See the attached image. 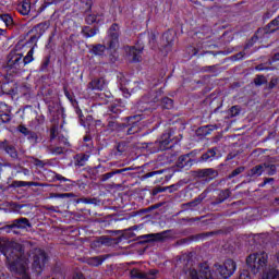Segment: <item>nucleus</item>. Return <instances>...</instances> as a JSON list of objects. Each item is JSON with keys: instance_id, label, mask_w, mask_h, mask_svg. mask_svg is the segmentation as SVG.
Wrapping results in <instances>:
<instances>
[{"instance_id": "nucleus-56", "label": "nucleus", "mask_w": 279, "mask_h": 279, "mask_svg": "<svg viewBox=\"0 0 279 279\" xmlns=\"http://www.w3.org/2000/svg\"><path fill=\"white\" fill-rule=\"evenodd\" d=\"M112 175H114V173H112V172L105 173V174L100 175V180H101V182H106L107 180H110V178H112Z\"/></svg>"}, {"instance_id": "nucleus-3", "label": "nucleus", "mask_w": 279, "mask_h": 279, "mask_svg": "<svg viewBox=\"0 0 279 279\" xmlns=\"http://www.w3.org/2000/svg\"><path fill=\"white\" fill-rule=\"evenodd\" d=\"M268 258L269 256L265 252L251 254L246 257V265L252 274H258L260 269L267 267Z\"/></svg>"}, {"instance_id": "nucleus-62", "label": "nucleus", "mask_w": 279, "mask_h": 279, "mask_svg": "<svg viewBox=\"0 0 279 279\" xmlns=\"http://www.w3.org/2000/svg\"><path fill=\"white\" fill-rule=\"evenodd\" d=\"M167 191H169V193H173V191H178V185L173 184L170 186H166Z\"/></svg>"}, {"instance_id": "nucleus-50", "label": "nucleus", "mask_w": 279, "mask_h": 279, "mask_svg": "<svg viewBox=\"0 0 279 279\" xmlns=\"http://www.w3.org/2000/svg\"><path fill=\"white\" fill-rule=\"evenodd\" d=\"M117 151L119 155L123 154L125 151V143L121 142L117 145Z\"/></svg>"}, {"instance_id": "nucleus-10", "label": "nucleus", "mask_w": 279, "mask_h": 279, "mask_svg": "<svg viewBox=\"0 0 279 279\" xmlns=\"http://www.w3.org/2000/svg\"><path fill=\"white\" fill-rule=\"evenodd\" d=\"M106 88V78H94L87 84V90H104Z\"/></svg>"}, {"instance_id": "nucleus-40", "label": "nucleus", "mask_w": 279, "mask_h": 279, "mask_svg": "<svg viewBox=\"0 0 279 279\" xmlns=\"http://www.w3.org/2000/svg\"><path fill=\"white\" fill-rule=\"evenodd\" d=\"M279 84V77H272L266 87V90H274Z\"/></svg>"}, {"instance_id": "nucleus-51", "label": "nucleus", "mask_w": 279, "mask_h": 279, "mask_svg": "<svg viewBox=\"0 0 279 279\" xmlns=\"http://www.w3.org/2000/svg\"><path fill=\"white\" fill-rule=\"evenodd\" d=\"M107 128H109V130H112V131L119 130V123L114 121H109Z\"/></svg>"}, {"instance_id": "nucleus-52", "label": "nucleus", "mask_w": 279, "mask_h": 279, "mask_svg": "<svg viewBox=\"0 0 279 279\" xmlns=\"http://www.w3.org/2000/svg\"><path fill=\"white\" fill-rule=\"evenodd\" d=\"M215 234H217V232L201 233V234L196 235V239H206V236H215Z\"/></svg>"}, {"instance_id": "nucleus-19", "label": "nucleus", "mask_w": 279, "mask_h": 279, "mask_svg": "<svg viewBox=\"0 0 279 279\" xmlns=\"http://www.w3.org/2000/svg\"><path fill=\"white\" fill-rule=\"evenodd\" d=\"M217 147L214 148H209L206 153H204L201 156V162H208V160H213V158H215V156H217Z\"/></svg>"}, {"instance_id": "nucleus-17", "label": "nucleus", "mask_w": 279, "mask_h": 279, "mask_svg": "<svg viewBox=\"0 0 279 279\" xmlns=\"http://www.w3.org/2000/svg\"><path fill=\"white\" fill-rule=\"evenodd\" d=\"M88 158H90V155L87 154H77L74 157V165L76 167H86V162H88Z\"/></svg>"}, {"instance_id": "nucleus-64", "label": "nucleus", "mask_w": 279, "mask_h": 279, "mask_svg": "<svg viewBox=\"0 0 279 279\" xmlns=\"http://www.w3.org/2000/svg\"><path fill=\"white\" fill-rule=\"evenodd\" d=\"M50 197L51 198H61V199H63V196L60 193H50Z\"/></svg>"}, {"instance_id": "nucleus-57", "label": "nucleus", "mask_w": 279, "mask_h": 279, "mask_svg": "<svg viewBox=\"0 0 279 279\" xmlns=\"http://www.w3.org/2000/svg\"><path fill=\"white\" fill-rule=\"evenodd\" d=\"M157 274H158L157 269H151L148 272H145V275L148 276V278H151V279H155Z\"/></svg>"}, {"instance_id": "nucleus-46", "label": "nucleus", "mask_w": 279, "mask_h": 279, "mask_svg": "<svg viewBox=\"0 0 279 279\" xmlns=\"http://www.w3.org/2000/svg\"><path fill=\"white\" fill-rule=\"evenodd\" d=\"M80 2L85 5L86 12H90L93 8V0H80Z\"/></svg>"}, {"instance_id": "nucleus-33", "label": "nucleus", "mask_w": 279, "mask_h": 279, "mask_svg": "<svg viewBox=\"0 0 279 279\" xmlns=\"http://www.w3.org/2000/svg\"><path fill=\"white\" fill-rule=\"evenodd\" d=\"M114 239L108 238L106 235H102L98 238L97 243H100V245H112L114 243Z\"/></svg>"}, {"instance_id": "nucleus-58", "label": "nucleus", "mask_w": 279, "mask_h": 279, "mask_svg": "<svg viewBox=\"0 0 279 279\" xmlns=\"http://www.w3.org/2000/svg\"><path fill=\"white\" fill-rule=\"evenodd\" d=\"M124 171H132V168H124V169L114 170L111 173H113V175H117L119 173H124Z\"/></svg>"}, {"instance_id": "nucleus-30", "label": "nucleus", "mask_w": 279, "mask_h": 279, "mask_svg": "<svg viewBox=\"0 0 279 279\" xmlns=\"http://www.w3.org/2000/svg\"><path fill=\"white\" fill-rule=\"evenodd\" d=\"M109 110H110V117L111 119H117V117H119V114H121V106H118V105H111L109 107Z\"/></svg>"}, {"instance_id": "nucleus-26", "label": "nucleus", "mask_w": 279, "mask_h": 279, "mask_svg": "<svg viewBox=\"0 0 279 279\" xmlns=\"http://www.w3.org/2000/svg\"><path fill=\"white\" fill-rule=\"evenodd\" d=\"M267 170V175H276L278 173V166L269 162H264V171Z\"/></svg>"}, {"instance_id": "nucleus-61", "label": "nucleus", "mask_w": 279, "mask_h": 279, "mask_svg": "<svg viewBox=\"0 0 279 279\" xmlns=\"http://www.w3.org/2000/svg\"><path fill=\"white\" fill-rule=\"evenodd\" d=\"M63 90H64L65 97H66L70 101H73V96L71 95V93H69V89H66V87H64Z\"/></svg>"}, {"instance_id": "nucleus-36", "label": "nucleus", "mask_w": 279, "mask_h": 279, "mask_svg": "<svg viewBox=\"0 0 279 279\" xmlns=\"http://www.w3.org/2000/svg\"><path fill=\"white\" fill-rule=\"evenodd\" d=\"M14 229H15L14 222H12L11 225H4V226H2L0 230H4V232H5L7 234H10V232H12L13 234H16L17 232H16V230H14Z\"/></svg>"}, {"instance_id": "nucleus-32", "label": "nucleus", "mask_w": 279, "mask_h": 279, "mask_svg": "<svg viewBox=\"0 0 279 279\" xmlns=\"http://www.w3.org/2000/svg\"><path fill=\"white\" fill-rule=\"evenodd\" d=\"M255 86H263L264 84H267V77L263 74H258L254 78Z\"/></svg>"}, {"instance_id": "nucleus-2", "label": "nucleus", "mask_w": 279, "mask_h": 279, "mask_svg": "<svg viewBox=\"0 0 279 279\" xmlns=\"http://www.w3.org/2000/svg\"><path fill=\"white\" fill-rule=\"evenodd\" d=\"M29 256H32V269L37 272V276H40L45 269V265H47L49 260V255L47 252L41 248H33L29 251Z\"/></svg>"}, {"instance_id": "nucleus-53", "label": "nucleus", "mask_w": 279, "mask_h": 279, "mask_svg": "<svg viewBox=\"0 0 279 279\" xmlns=\"http://www.w3.org/2000/svg\"><path fill=\"white\" fill-rule=\"evenodd\" d=\"M274 62H279V52L275 53L270 59H268V64L271 65Z\"/></svg>"}, {"instance_id": "nucleus-31", "label": "nucleus", "mask_w": 279, "mask_h": 279, "mask_svg": "<svg viewBox=\"0 0 279 279\" xmlns=\"http://www.w3.org/2000/svg\"><path fill=\"white\" fill-rule=\"evenodd\" d=\"M31 62H34V48H32L27 54L23 58L22 64L23 66L29 64Z\"/></svg>"}, {"instance_id": "nucleus-37", "label": "nucleus", "mask_w": 279, "mask_h": 279, "mask_svg": "<svg viewBox=\"0 0 279 279\" xmlns=\"http://www.w3.org/2000/svg\"><path fill=\"white\" fill-rule=\"evenodd\" d=\"M86 12V17H85V22L87 23V25H93V23H97V15L95 14H90L88 12L90 11H85Z\"/></svg>"}, {"instance_id": "nucleus-7", "label": "nucleus", "mask_w": 279, "mask_h": 279, "mask_svg": "<svg viewBox=\"0 0 279 279\" xmlns=\"http://www.w3.org/2000/svg\"><path fill=\"white\" fill-rule=\"evenodd\" d=\"M219 175V171L213 168H205L196 171V178H205L206 182L215 180Z\"/></svg>"}, {"instance_id": "nucleus-6", "label": "nucleus", "mask_w": 279, "mask_h": 279, "mask_svg": "<svg viewBox=\"0 0 279 279\" xmlns=\"http://www.w3.org/2000/svg\"><path fill=\"white\" fill-rule=\"evenodd\" d=\"M216 267L220 276H222L225 279L230 278V276L236 271V263L232 259H227L222 266L216 265Z\"/></svg>"}, {"instance_id": "nucleus-38", "label": "nucleus", "mask_w": 279, "mask_h": 279, "mask_svg": "<svg viewBox=\"0 0 279 279\" xmlns=\"http://www.w3.org/2000/svg\"><path fill=\"white\" fill-rule=\"evenodd\" d=\"M26 136L33 145H36V143H38V134H36V132L31 131Z\"/></svg>"}, {"instance_id": "nucleus-63", "label": "nucleus", "mask_w": 279, "mask_h": 279, "mask_svg": "<svg viewBox=\"0 0 279 279\" xmlns=\"http://www.w3.org/2000/svg\"><path fill=\"white\" fill-rule=\"evenodd\" d=\"M50 138H51V141H53V138H56V126H52L50 129Z\"/></svg>"}, {"instance_id": "nucleus-44", "label": "nucleus", "mask_w": 279, "mask_h": 279, "mask_svg": "<svg viewBox=\"0 0 279 279\" xmlns=\"http://www.w3.org/2000/svg\"><path fill=\"white\" fill-rule=\"evenodd\" d=\"M161 173H165V170H157V171L147 172L146 174L143 175V178L144 179L154 178V175H161Z\"/></svg>"}, {"instance_id": "nucleus-59", "label": "nucleus", "mask_w": 279, "mask_h": 279, "mask_svg": "<svg viewBox=\"0 0 279 279\" xmlns=\"http://www.w3.org/2000/svg\"><path fill=\"white\" fill-rule=\"evenodd\" d=\"M34 165H35V167H40L43 169V167H45V161H43L40 159H35Z\"/></svg>"}, {"instance_id": "nucleus-13", "label": "nucleus", "mask_w": 279, "mask_h": 279, "mask_svg": "<svg viewBox=\"0 0 279 279\" xmlns=\"http://www.w3.org/2000/svg\"><path fill=\"white\" fill-rule=\"evenodd\" d=\"M265 173V166L264 163L256 165L255 167L251 168L247 171L248 178H260Z\"/></svg>"}, {"instance_id": "nucleus-39", "label": "nucleus", "mask_w": 279, "mask_h": 279, "mask_svg": "<svg viewBox=\"0 0 279 279\" xmlns=\"http://www.w3.org/2000/svg\"><path fill=\"white\" fill-rule=\"evenodd\" d=\"M48 151L52 154L53 156H61V154H64V148L62 147H50L48 148Z\"/></svg>"}, {"instance_id": "nucleus-49", "label": "nucleus", "mask_w": 279, "mask_h": 279, "mask_svg": "<svg viewBox=\"0 0 279 279\" xmlns=\"http://www.w3.org/2000/svg\"><path fill=\"white\" fill-rule=\"evenodd\" d=\"M109 60L110 62H112V64H114V62L119 60V52H117V50H113V52H111L109 56Z\"/></svg>"}, {"instance_id": "nucleus-12", "label": "nucleus", "mask_w": 279, "mask_h": 279, "mask_svg": "<svg viewBox=\"0 0 279 279\" xmlns=\"http://www.w3.org/2000/svg\"><path fill=\"white\" fill-rule=\"evenodd\" d=\"M130 58H132L133 62H141V54L143 53V48L129 47L126 50Z\"/></svg>"}, {"instance_id": "nucleus-24", "label": "nucleus", "mask_w": 279, "mask_h": 279, "mask_svg": "<svg viewBox=\"0 0 279 279\" xmlns=\"http://www.w3.org/2000/svg\"><path fill=\"white\" fill-rule=\"evenodd\" d=\"M131 278H137V279H151L149 275H145V272H142L140 269L134 268L130 271Z\"/></svg>"}, {"instance_id": "nucleus-11", "label": "nucleus", "mask_w": 279, "mask_h": 279, "mask_svg": "<svg viewBox=\"0 0 279 279\" xmlns=\"http://www.w3.org/2000/svg\"><path fill=\"white\" fill-rule=\"evenodd\" d=\"M207 193H206V191L205 192H203L202 194H199L196 198H194L192 202H190V203H185V204H183L182 206H183V208L185 209V210H189V208H191V209H193V208H196V206H199V204L202 203V201L205 198V197H207Z\"/></svg>"}, {"instance_id": "nucleus-45", "label": "nucleus", "mask_w": 279, "mask_h": 279, "mask_svg": "<svg viewBox=\"0 0 279 279\" xmlns=\"http://www.w3.org/2000/svg\"><path fill=\"white\" fill-rule=\"evenodd\" d=\"M19 132H21V134H23L24 136H27L32 131L29 129H27V126L20 124L17 126Z\"/></svg>"}, {"instance_id": "nucleus-27", "label": "nucleus", "mask_w": 279, "mask_h": 279, "mask_svg": "<svg viewBox=\"0 0 279 279\" xmlns=\"http://www.w3.org/2000/svg\"><path fill=\"white\" fill-rule=\"evenodd\" d=\"M31 10H32V4H29L28 2H23L22 4L19 5V12L23 16H27Z\"/></svg>"}, {"instance_id": "nucleus-1", "label": "nucleus", "mask_w": 279, "mask_h": 279, "mask_svg": "<svg viewBox=\"0 0 279 279\" xmlns=\"http://www.w3.org/2000/svg\"><path fill=\"white\" fill-rule=\"evenodd\" d=\"M0 252L8 259V269L20 276V279H32L27 270L29 269V258L23 255V245L11 242L5 238H0Z\"/></svg>"}, {"instance_id": "nucleus-5", "label": "nucleus", "mask_w": 279, "mask_h": 279, "mask_svg": "<svg viewBox=\"0 0 279 279\" xmlns=\"http://www.w3.org/2000/svg\"><path fill=\"white\" fill-rule=\"evenodd\" d=\"M7 66L9 69H15V71H21L23 69V54L11 51L7 57Z\"/></svg>"}, {"instance_id": "nucleus-14", "label": "nucleus", "mask_w": 279, "mask_h": 279, "mask_svg": "<svg viewBox=\"0 0 279 279\" xmlns=\"http://www.w3.org/2000/svg\"><path fill=\"white\" fill-rule=\"evenodd\" d=\"M165 234H167V232L150 233L142 235L140 239H143L145 243H150L151 241H165Z\"/></svg>"}, {"instance_id": "nucleus-42", "label": "nucleus", "mask_w": 279, "mask_h": 279, "mask_svg": "<svg viewBox=\"0 0 279 279\" xmlns=\"http://www.w3.org/2000/svg\"><path fill=\"white\" fill-rule=\"evenodd\" d=\"M12 121V118L8 113H1L0 111V123H10Z\"/></svg>"}, {"instance_id": "nucleus-4", "label": "nucleus", "mask_w": 279, "mask_h": 279, "mask_svg": "<svg viewBox=\"0 0 279 279\" xmlns=\"http://www.w3.org/2000/svg\"><path fill=\"white\" fill-rule=\"evenodd\" d=\"M171 143V130H167L161 138L155 143H146L147 149H153V151H165L169 149V144Z\"/></svg>"}, {"instance_id": "nucleus-23", "label": "nucleus", "mask_w": 279, "mask_h": 279, "mask_svg": "<svg viewBox=\"0 0 279 279\" xmlns=\"http://www.w3.org/2000/svg\"><path fill=\"white\" fill-rule=\"evenodd\" d=\"M0 19L3 21L5 27H8L9 29H12V27H14V19H12V15L8 13L0 14Z\"/></svg>"}, {"instance_id": "nucleus-29", "label": "nucleus", "mask_w": 279, "mask_h": 279, "mask_svg": "<svg viewBox=\"0 0 279 279\" xmlns=\"http://www.w3.org/2000/svg\"><path fill=\"white\" fill-rule=\"evenodd\" d=\"M231 195H232V192L230 191V189L222 190L220 191L217 201L226 202V199H228Z\"/></svg>"}, {"instance_id": "nucleus-16", "label": "nucleus", "mask_w": 279, "mask_h": 279, "mask_svg": "<svg viewBox=\"0 0 279 279\" xmlns=\"http://www.w3.org/2000/svg\"><path fill=\"white\" fill-rule=\"evenodd\" d=\"M14 228H17L19 230H25V228H32V222H29V219L27 218H19L12 221Z\"/></svg>"}, {"instance_id": "nucleus-43", "label": "nucleus", "mask_w": 279, "mask_h": 279, "mask_svg": "<svg viewBox=\"0 0 279 279\" xmlns=\"http://www.w3.org/2000/svg\"><path fill=\"white\" fill-rule=\"evenodd\" d=\"M201 71L203 73H215V71H217V65L203 66Z\"/></svg>"}, {"instance_id": "nucleus-20", "label": "nucleus", "mask_w": 279, "mask_h": 279, "mask_svg": "<svg viewBox=\"0 0 279 279\" xmlns=\"http://www.w3.org/2000/svg\"><path fill=\"white\" fill-rule=\"evenodd\" d=\"M45 24H37L32 32H38L37 35H33L31 37V43H37L38 38H40V36H43L45 34Z\"/></svg>"}, {"instance_id": "nucleus-28", "label": "nucleus", "mask_w": 279, "mask_h": 279, "mask_svg": "<svg viewBox=\"0 0 279 279\" xmlns=\"http://www.w3.org/2000/svg\"><path fill=\"white\" fill-rule=\"evenodd\" d=\"M104 260H106V258H104L102 256H96V257H90L87 260V263L88 265H92V267H99V265H101Z\"/></svg>"}, {"instance_id": "nucleus-15", "label": "nucleus", "mask_w": 279, "mask_h": 279, "mask_svg": "<svg viewBox=\"0 0 279 279\" xmlns=\"http://www.w3.org/2000/svg\"><path fill=\"white\" fill-rule=\"evenodd\" d=\"M177 167L179 169H184V167H193V159H191V155L180 156L177 161Z\"/></svg>"}, {"instance_id": "nucleus-8", "label": "nucleus", "mask_w": 279, "mask_h": 279, "mask_svg": "<svg viewBox=\"0 0 279 279\" xmlns=\"http://www.w3.org/2000/svg\"><path fill=\"white\" fill-rule=\"evenodd\" d=\"M109 36L111 40L109 41V49H114L119 45V24H112L109 28Z\"/></svg>"}, {"instance_id": "nucleus-25", "label": "nucleus", "mask_w": 279, "mask_h": 279, "mask_svg": "<svg viewBox=\"0 0 279 279\" xmlns=\"http://www.w3.org/2000/svg\"><path fill=\"white\" fill-rule=\"evenodd\" d=\"M97 28H90L89 26H84L82 28V34L85 36V38H93V36L97 35Z\"/></svg>"}, {"instance_id": "nucleus-48", "label": "nucleus", "mask_w": 279, "mask_h": 279, "mask_svg": "<svg viewBox=\"0 0 279 279\" xmlns=\"http://www.w3.org/2000/svg\"><path fill=\"white\" fill-rule=\"evenodd\" d=\"M255 71H274V68L266 66L265 63H260L255 66Z\"/></svg>"}, {"instance_id": "nucleus-35", "label": "nucleus", "mask_w": 279, "mask_h": 279, "mask_svg": "<svg viewBox=\"0 0 279 279\" xmlns=\"http://www.w3.org/2000/svg\"><path fill=\"white\" fill-rule=\"evenodd\" d=\"M245 171V167L241 166L235 168L230 174H229V180H232V178H236V175H241Z\"/></svg>"}, {"instance_id": "nucleus-54", "label": "nucleus", "mask_w": 279, "mask_h": 279, "mask_svg": "<svg viewBox=\"0 0 279 279\" xmlns=\"http://www.w3.org/2000/svg\"><path fill=\"white\" fill-rule=\"evenodd\" d=\"M239 279H252V277H250V270H243L240 274Z\"/></svg>"}, {"instance_id": "nucleus-22", "label": "nucleus", "mask_w": 279, "mask_h": 279, "mask_svg": "<svg viewBox=\"0 0 279 279\" xmlns=\"http://www.w3.org/2000/svg\"><path fill=\"white\" fill-rule=\"evenodd\" d=\"M90 53L94 56H104L106 53V46L101 44L92 45Z\"/></svg>"}, {"instance_id": "nucleus-34", "label": "nucleus", "mask_w": 279, "mask_h": 279, "mask_svg": "<svg viewBox=\"0 0 279 279\" xmlns=\"http://www.w3.org/2000/svg\"><path fill=\"white\" fill-rule=\"evenodd\" d=\"M162 107L166 108V110H171V108H173V99L169 98V97H165L161 100Z\"/></svg>"}, {"instance_id": "nucleus-18", "label": "nucleus", "mask_w": 279, "mask_h": 279, "mask_svg": "<svg viewBox=\"0 0 279 279\" xmlns=\"http://www.w3.org/2000/svg\"><path fill=\"white\" fill-rule=\"evenodd\" d=\"M23 186H43V184L38 183V182H26V181H13L11 183V187L12 189H21Z\"/></svg>"}, {"instance_id": "nucleus-47", "label": "nucleus", "mask_w": 279, "mask_h": 279, "mask_svg": "<svg viewBox=\"0 0 279 279\" xmlns=\"http://www.w3.org/2000/svg\"><path fill=\"white\" fill-rule=\"evenodd\" d=\"M138 125L136 123H133V125L131 128L128 129L126 134L130 136L132 134H136L138 133Z\"/></svg>"}, {"instance_id": "nucleus-60", "label": "nucleus", "mask_w": 279, "mask_h": 279, "mask_svg": "<svg viewBox=\"0 0 279 279\" xmlns=\"http://www.w3.org/2000/svg\"><path fill=\"white\" fill-rule=\"evenodd\" d=\"M56 106L58 108V105H56V104H52V105L48 106V110H49L50 114H54L56 113Z\"/></svg>"}, {"instance_id": "nucleus-41", "label": "nucleus", "mask_w": 279, "mask_h": 279, "mask_svg": "<svg viewBox=\"0 0 279 279\" xmlns=\"http://www.w3.org/2000/svg\"><path fill=\"white\" fill-rule=\"evenodd\" d=\"M229 113L231 118L239 117V114H241V107L232 106L229 110Z\"/></svg>"}, {"instance_id": "nucleus-55", "label": "nucleus", "mask_w": 279, "mask_h": 279, "mask_svg": "<svg viewBox=\"0 0 279 279\" xmlns=\"http://www.w3.org/2000/svg\"><path fill=\"white\" fill-rule=\"evenodd\" d=\"M165 191H167V186L166 187H162V186L155 187L153 190V195H158V193H165Z\"/></svg>"}, {"instance_id": "nucleus-21", "label": "nucleus", "mask_w": 279, "mask_h": 279, "mask_svg": "<svg viewBox=\"0 0 279 279\" xmlns=\"http://www.w3.org/2000/svg\"><path fill=\"white\" fill-rule=\"evenodd\" d=\"M262 279H279V268L270 267Z\"/></svg>"}, {"instance_id": "nucleus-9", "label": "nucleus", "mask_w": 279, "mask_h": 279, "mask_svg": "<svg viewBox=\"0 0 279 279\" xmlns=\"http://www.w3.org/2000/svg\"><path fill=\"white\" fill-rule=\"evenodd\" d=\"M0 149H4L5 154L10 155V158L13 160H19V151L16 150V147L10 145V142L7 140L0 142Z\"/></svg>"}]
</instances>
